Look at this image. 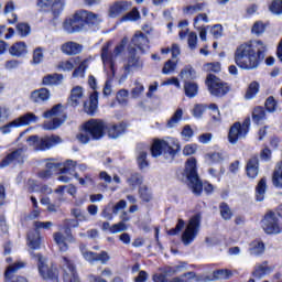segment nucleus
<instances>
[{
    "label": "nucleus",
    "mask_w": 282,
    "mask_h": 282,
    "mask_svg": "<svg viewBox=\"0 0 282 282\" xmlns=\"http://www.w3.org/2000/svg\"><path fill=\"white\" fill-rule=\"evenodd\" d=\"M265 44L254 40L240 44L235 52V63L240 69H257L263 61Z\"/></svg>",
    "instance_id": "f257e3e1"
},
{
    "label": "nucleus",
    "mask_w": 282,
    "mask_h": 282,
    "mask_svg": "<svg viewBox=\"0 0 282 282\" xmlns=\"http://www.w3.org/2000/svg\"><path fill=\"white\" fill-rule=\"evenodd\" d=\"M202 228V217L199 215L193 216L187 224L184 219L180 218L175 228H172L167 231V235L175 237V235H181V241L185 246H191L197 239L199 230Z\"/></svg>",
    "instance_id": "f03ea898"
},
{
    "label": "nucleus",
    "mask_w": 282,
    "mask_h": 282,
    "mask_svg": "<svg viewBox=\"0 0 282 282\" xmlns=\"http://www.w3.org/2000/svg\"><path fill=\"white\" fill-rule=\"evenodd\" d=\"M180 142L175 138H166L163 140H154L150 151L152 158H160L162 155L170 162L174 160L175 155L180 153Z\"/></svg>",
    "instance_id": "7ed1b4c3"
},
{
    "label": "nucleus",
    "mask_w": 282,
    "mask_h": 282,
    "mask_svg": "<svg viewBox=\"0 0 282 282\" xmlns=\"http://www.w3.org/2000/svg\"><path fill=\"white\" fill-rule=\"evenodd\" d=\"M129 43V39L123 37L121 40V43L115 47L113 53H111V46L113 43L107 42L101 47V61L104 63L105 67H108L109 69H113V65H116V58L124 52V46Z\"/></svg>",
    "instance_id": "20e7f679"
},
{
    "label": "nucleus",
    "mask_w": 282,
    "mask_h": 282,
    "mask_svg": "<svg viewBox=\"0 0 282 282\" xmlns=\"http://www.w3.org/2000/svg\"><path fill=\"white\" fill-rule=\"evenodd\" d=\"M185 175L188 180V186L194 195H202V191H204V184L199 180V175H197V160L194 158L186 161Z\"/></svg>",
    "instance_id": "39448f33"
},
{
    "label": "nucleus",
    "mask_w": 282,
    "mask_h": 282,
    "mask_svg": "<svg viewBox=\"0 0 282 282\" xmlns=\"http://www.w3.org/2000/svg\"><path fill=\"white\" fill-rule=\"evenodd\" d=\"M89 11H77L72 18L65 20L63 26L65 32L74 34V32H85L87 30V19Z\"/></svg>",
    "instance_id": "423d86ee"
},
{
    "label": "nucleus",
    "mask_w": 282,
    "mask_h": 282,
    "mask_svg": "<svg viewBox=\"0 0 282 282\" xmlns=\"http://www.w3.org/2000/svg\"><path fill=\"white\" fill-rule=\"evenodd\" d=\"M250 133V117H247L243 122L236 121L229 129L228 140L230 144H237L239 140H246Z\"/></svg>",
    "instance_id": "0eeeda50"
},
{
    "label": "nucleus",
    "mask_w": 282,
    "mask_h": 282,
    "mask_svg": "<svg viewBox=\"0 0 282 282\" xmlns=\"http://www.w3.org/2000/svg\"><path fill=\"white\" fill-rule=\"evenodd\" d=\"M44 118H52V121L45 122L43 129L45 131H54V129H58L67 120V115L65 113V108L53 107L51 110L44 112Z\"/></svg>",
    "instance_id": "6e6552de"
},
{
    "label": "nucleus",
    "mask_w": 282,
    "mask_h": 282,
    "mask_svg": "<svg viewBox=\"0 0 282 282\" xmlns=\"http://www.w3.org/2000/svg\"><path fill=\"white\" fill-rule=\"evenodd\" d=\"M30 147H33L35 151H47V149H52V147H56V144H61L63 139L58 135L44 137L40 139L37 135H31L28 139Z\"/></svg>",
    "instance_id": "1a4fd4ad"
},
{
    "label": "nucleus",
    "mask_w": 282,
    "mask_h": 282,
    "mask_svg": "<svg viewBox=\"0 0 282 282\" xmlns=\"http://www.w3.org/2000/svg\"><path fill=\"white\" fill-rule=\"evenodd\" d=\"M232 270L229 269H218L213 272V276L208 275H197L195 272H187L183 276H188L189 279H195L196 282H208V281H228L234 276Z\"/></svg>",
    "instance_id": "9d476101"
},
{
    "label": "nucleus",
    "mask_w": 282,
    "mask_h": 282,
    "mask_svg": "<svg viewBox=\"0 0 282 282\" xmlns=\"http://www.w3.org/2000/svg\"><path fill=\"white\" fill-rule=\"evenodd\" d=\"M52 226H54V223L52 221H35L34 223V230H31L28 234V246L29 248H31L32 250H39V248H41V234L39 232V230L43 229V230H50V228H52Z\"/></svg>",
    "instance_id": "9b49d317"
},
{
    "label": "nucleus",
    "mask_w": 282,
    "mask_h": 282,
    "mask_svg": "<svg viewBox=\"0 0 282 282\" xmlns=\"http://www.w3.org/2000/svg\"><path fill=\"white\" fill-rule=\"evenodd\" d=\"M206 85L212 96H217L218 98L226 96L230 91V86L213 74L207 76Z\"/></svg>",
    "instance_id": "f8f14e48"
},
{
    "label": "nucleus",
    "mask_w": 282,
    "mask_h": 282,
    "mask_svg": "<svg viewBox=\"0 0 282 282\" xmlns=\"http://www.w3.org/2000/svg\"><path fill=\"white\" fill-rule=\"evenodd\" d=\"M262 230L267 235H280L282 232L281 220H279V215L274 212H269L264 215L262 219Z\"/></svg>",
    "instance_id": "ddd939ff"
},
{
    "label": "nucleus",
    "mask_w": 282,
    "mask_h": 282,
    "mask_svg": "<svg viewBox=\"0 0 282 282\" xmlns=\"http://www.w3.org/2000/svg\"><path fill=\"white\" fill-rule=\"evenodd\" d=\"M53 239L58 247L59 252H67L69 250V243H76V238L72 235V229L66 227L63 231H56L53 234Z\"/></svg>",
    "instance_id": "4468645a"
},
{
    "label": "nucleus",
    "mask_w": 282,
    "mask_h": 282,
    "mask_svg": "<svg viewBox=\"0 0 282 282\" xmlns=\"http://www.w3.org/2000/svg\"><path fill=\"white\" fill-rule=\"evenodd\" d=\"M86 133H88L91 140H100L105 138V129L107 124L100 119H93L84 124Z\"/></svg>",
    "instance_id": "2eb2a0df"
},
{
    "label": "nucleus",
    "mask_w": 282,
    "mask_h": 282,
    "mask_svg": "<svg viewBox=\"0 0 282 282\" xmlns=\"http://www.w3.org/2000/svg\"><path fill=\"white\" fill-rule=\"evenodd\" d=\"M33 259L37 260V268L42 279H54L56 276V271L47 264V259H45L41 253H31Z\"/></svg>",
    "instance_id": "dca6fc26"
},
{
    "label": "nucleus",
    "mask_w": 282,
    "mask_h": 282,
    "mask_svg": "<svg viewBox=\"0 0 282 282\" xmlns=\"http://www.w3.org/2000/svg\"><path fill=\"white\" fill-rule=\"evenodd\" d=\"M36 120H39V118L34 113L28 112L24 116L13 120L9 124L0 128V131L4 134L10 133L11 127H26L28 124H32V122H36Z\"/></svg>",
    "instance_id": "f3484780"
},
{
    "label": "nucleus",
    "mask_w": 282,
    "mask_h": 282,
    "mask_svg": "<svg viewBox=\"0 0 282 282\" xmlns=\"http://www.w3.org/2000/svg\"><path fill=\"white\" fill-rule=\"evenodd\" d=\"M128 52L130 54L127 64L123 66L124 78L131 74L133 70L142 69L144 67V63L140 57L135 56V48L129 47Z\"/></svg>",
    "instance_id": "a211bd4d"
},
{
    "label": "nucleus",
    "mask_w": 282,
    "mask_h": 282,
    "mask_svg": "<svg viewBox=\"0 0 282 282\" xmlns=\"http://www.w3.org/2000/svg\"><path fill=\"white\" fill-rule=\"evenodd\" d=\"M69 107H87V101H85V89L83 86H74L70 89V95L67 100Z\"/></svg>",
    "instance_id": "6ab92c4d"
},
{
    "label": "nucleus",
    "mask_w": 282,
    "mask_h": 282,
    "mask_svg": "<svg viewBox=\"0 0 282 282\" xmlns=\"http://www.w3.org/2000/svg\"><path fill=\"white\" fill-rule=\"evenodd\" d=\"M62 269L64 270V282H80L76 273V267L67 257H63L61 261Z\"/></svg>",
    "instance_id": "aec40b11"
},
{
    "label": "nucleus",
    "mask_w": 282,
    "mask_h": 282,
    "mask_svg": "<svg viewBox=\"0 0 282 282\" xmlns=\"http://www.w3.org/2000/svg\"><path fill=\"white\" fill-rule=\"evenodd\" d=\"M24 265H25V262H23V261H18V262L9 265L4 273L6 282H29L25 279V276H22V275L12 276V274H14V272H17L18 270H21V268H23Z\"/></svg>",
    "instance_id": "412c9836"
},
{
    "label": "nucleus",
    "mask_w": 282,
    "mask_h": 282,
    "mask_svg": "<svg viewBox=\"0 0 282 282\" xmlns=\"http://www.w3.org/2000/svg\"><path fill=\"white\" fill-rule=\"evenodd\" d=\"M149 37L142 31H137L131 40V44L142 53L149 50Z\"/></svg>",
    "instance_id": "4be33fe9"
},
{
    "label": "nucleus",
    "mask_w": 282,
    "mask_h": 282,
    "mask_svg": "<svg viewBox=\"0 0 282 282\" xmlns=\"http://www.w3.org/2000/svg\"><path fill=\"white\" fill-rule=\"evenodd\" d=\"M25 153V149L20 148L11 153H9L3 160H2V166H9V164H21L23 163V158Z\"/></svg>",
    "instance_id": "5701e85b"
},
{
    "label": "nucleus",
    "mask_w": 282,
    "mask_h": 282,
    "mask_svg": "<svg viewBox=\"0 0 282 282\" xmlns=\"http://www.w3.org/2000/svg\"><path fill=\"white\" fill-rule=\"evenodd\" d=\"M246 174L250 180L259 177V156H251L246 164Z\"/></svg>",
    "instance_id": "b1692460"
},
{
    "label": "nucleus",
    "mask_w": 282,
    "mask_h": 282,
    "mask_svg": "<svg viewBox=\"0 0 282 282\" xmlns=\"http://www.w3.org/2000/svg\"><path fill=\"white\" fill-rule=\"evenodd\" d=\"M51 96L52 94L50 93V89L40 88L31 93V100L37 105H43V102H47V100H50Z\"/></svg>",
    "instance_id": "393cba45"
},
{
    "label": "nucleus",
    "mask_w": 282,
    "mask_h": 282,
    "mask_svg": "<svg viewBox=\"0 0 282 282\" xmlns=\"http://www.w3.org/2000/svg\"><path fill=\"white\" fill-rule=\"evenodd\" d=\"M61 52L66 54V56H76L83 52V45L76 42H65L61 46Z\"/></svg>",
    "instance_id": "a878e982"
},
{
    "label": "nucleus",
    "mask_w": 282,
    "mask_h": 282,
    "mask_svg": "<svg viewBox=\"0 0 282 282\" xmlns=\"http://www.w3.org/2000/svg\"><path fill=\"white\" fill-rule=\"evenodd\" d=\"M149 150H150L149 145H144V144H139L137 148V162L141 170L147 169V166H149V161L147 160Z\"/></svg>",
    "instance_id": "bb28decb"
},
{
    "label": "nucleus",
    "mask_w": 282,
    "mask_h": 282,
    "mask_svg": "<svg viewBox=\"0 0 282 282\" xmlns=\"http://www.w3.org/2000/svg\"><path fill=\"white\" fill-rule=\"evenodd\" d=\"M131 4L127 1H118L110 6L109 9V17L112 19H116V17H120V14H123V12H127L129 10Z\"/></svg>",
    "instance_id": "cd10ccee"
},
{
    "label": "nucleus",
    "mask_w": 282,
    "mask_h": 282,
    "mask_svg": "<svg viewBox=\"0 0 282 282\" xmlns=\"http://www.w3.org/2000/svg\"><path fill=\"white\" fill-rule=\"evenodd\" d=\"M106 129L108 131V137H110L112 140H116L120 138L127 131V123L121 122L119 124H109L106 126Z\"/></svg>",
    "instance_id": "c85d7f7f"
},
{
    "label": "nucleus",
    "mask_w": 282,
    "mask_h": 282,
    "mask_svg": "<svg viewBox=\"0 0 282 282\" xmlns=\"http://www.w3.org/2000/svg\"><path fill=\"white\" fill-rule=\"evenodd\" d=\"M9 54L17 58L25 56V54H28V45L25 42H17L9 48Z\"/></svg>",
    "instance_id": "c756f323"
},
{
    "label": "nucleus",
    "mask_w": 282,
    "mask_h": 282,
    "mask_svg": "<svg viewBox=\"0 0 282 282\" xmlns=\"http://www.w3.org/2000/svg\"><path fill=\"white\" fill-rule=\"evenodd\" d=\"M61 166V163L48 161L46 163V170L39 173V177L41 180H50L52 177L53 171H58V167Z\"/></svg>",
    "instance_id": "7c9ffc66"
},
{
    "label": "nucleus",
    "mask_w": 282,
    "mask_h": 282,
    "mask_svg": "<svg viewBox=\"0 0 282 282\" xmlns=\"http://www.w3.org/2000/svg\"><path fill=\"white\" fill-rule=\"evenodd\" d=\"M206 8V3H196V4H188L183 8V14L186 17H193L198 12H202Z\"/></svg>",
    "instance_id": "2f4dec72"
},
{
    "label": "nucleus",
    "mask_w": 282,
    "mask_h": 282,
    "mask_svg": "<svg viewBox=\"0 0 282 282\" xmlns=\"http://www.w3.org/2000/svg\"><path fill=\"white\" fill-rule=\"evenodd\" d=\"M184 91L187 98H195L199 93V86L195 82H185Z\"/></svg>",
    "instance_id": "473e14b6"
},
{
    "label": "nucleus",
    "mask_w": 282,
    "mask_h": 282,
    "mask_svg": "<svg viewBox=\"0 0 282 282\" xmlns=\"http://www.w3.org/2000/svg\"><path fill=\"white\" fill-rule=\"evenodd\" d=\"M268 188V184L265 178H261L256 187V199L257 202H263L265 199V191Z\"/></svg>",
    "instance_id": "72a5a7b5"
},
{
    "label": "nucleus",
    "mask_w": 282,
    "mask_h": 282,
    "mask_svg": "<svg viewBox=\"0 0 282 282\" xmlns=\"http://www.w3.org/2000/svg\"><path fill=\"white\" fill-rule=\"evenodd\" d=\"M79 63H80V57H75L68 61L59 62L57 67L58 69H62V72H72V69H74V66L78 65Z\"/></svg>",
    "instance_id": "f704fd0d"
},
{
    "label": "nucleus",
    "mask_w": 282,
    "mask_h": 282,
    "mask_svg": "<svg viewBox=\"0 0 282 282\" xmlns=\"http://www.w3.org/2000/svg\"><path fill=\"white\" fill-rule=\"evenodd\" d=\"M249 252L250 254H254L256 257H258L259 254H263V252H265V245H263L262 241L254 240L250 243Z\"/></svg>",
    "instance_id": "c9c22d12"
},
{
    "label": "nucleus",
    "mask_w": 282,
    "mask_h": 282,
    "mask_svg": "<svg viewBox=\"0 0 282 282\" xmlns=\"http://www.w3.org/2000/svg\"><path fill=\"white\" fill-rule=\"evenodd\" d=\"M64 175H73L74 176V171H76V162L69 160L66 161L64 164L59 163V166L57 167Z\"/></svg>",
    "instance_id": "e433bc0d"
},
{
    "label": "nucleus",
    "mask_w": 282,
    "mask_h": 282,
    "mask_svg": "<svg viewBox=\"0 0 282 282\" xmlns=\"http://www.w3.org/2000/svg\"><path fill=\"white\" fill-rule=\"evenodd\" d=\"M61 80H63V75L52 74L44 76L42 79V84L46 86L59 85Z\"/></svg>",
    "instance_id": "4c0bfd02"
},
{
    "label": "nucleus",
    "mask_w": 282,
    "mask_h": 282,
    "mask_svg": "<svg viewBox=\"0 0 282 282\" xmlns=\"http://www.w3.org/2000/svg\"><path fill=\"white\" fill-rule=\"evenodd\" d=\"M268 272H270V267H268V262H263V263L257 264L254 267L252 274L257 279H261V278L265 276V274H268Z\"/></svg>",
    "instance_id": "58836bf2"
},
{
    "label": "nucleus",
    "mask_w": 282,
    "mask_h": 282,
    "mask_svg": "<svg viewBox=\"0 0 282 282\" xmlns=\"http://www.w3.org/2000/svg\"><path fill=\"white\" fill-rule=\"evenodd\" d=\"M260 85L258 82H252L247 88L245 98L246 100H252L257 94H259Z\"/></svg>",
    "instance_id": "ea45409f"
},
{
    "label": "nucleus",
    "mask_w": 282,
    "mask_h": 282,
    "mask_svg": "<svg viewBox=\"0 0 282 282\" xmlns=\"http://www.w3.org/2000/svg\"><path fill=\"white\" fill-rule=\"evenodd\" d=\"M79 250L85 259V261H88V263H96V252L87 250V246L80 245Z\"/></svg>",
    "instance_id": "a19ab883"
},
{
    "label": "nucleus",
    "mask_w": 282,
    "mask_h": 282,
    "mask_svg": "<svg viewBox=\"0 0 282 282\" xmlns=\"http://www.w3.org/2000/svg\"><path fill=\"white\" fill-rule=\"evenodd\" d=\"M265 119V108L263 107H256L252 112V120L257 124H259L262 120Z\"/></svg>",
    "instance_id": "79ce46f5"
},
{
    "label": "nucleus",
    "mask_w": 282,
    "mask_h": 282,
    "mask_svg": "<svg viewBox=\"0 0 282 282\" xmlns=\"http://www.w3.org/2000/svg\"><path fill=\"white\" fill-rule=\"evenodd\" d=\"M219 209L223 219H225L226 221L232 219V209H230V206H228V204L221 203Z\"/></svg>",
    "instance_id": "37998d69"
},
{
    "label": "nucleus",
    "mask_w": 282,
    "mask_h": 282,
    "mask_svg": "<svg viewBox=\"0 0 282 282\" xmlns=\"http://www.w3.org/2000/svg\"><path fill=\"white\" fill-rule=\"evenodd\" d=\"M183 113L184 112L182 111V109H177L175 111V113L173 115V117L169 120L167 127L170 129H173L174 127H177V124H180V121L182 120Z\"/></svg>",
    "instance_id": "c03bdc74"
},
{
    "label": "nucleus",
    "mask_w": 282,
    "mask_h": 282,
    "mask_svg": "<svg viewBox=\"0 0 282 282\" xmlns=\"http://www.w3.org/2000/svg\"><path fill=\"white\" fill-rule=\"evenodd\" d=\"M180 76L182 80H184L185 83H188V80L195 79V69L191 67H185L183 70H181Z\"/></svg>",
    "instance_id": "a18cd8bd"
},
{
    "label": "nucleus",
    "mask_w": 282,
    "mask_h": 282,
    "mask_svg": "<svg viewBox=\"0 0 282 282\" xmlns=\"http://www.w3.org/2000/svg\"><path fill=\"white\" fill-rule=\"evenodd\" d=\"M204 23H210L208 14L199 13L197 17L194 18V28H204Z\"/></svg>",
    "instance_id": "49530a36"
},
{
    "label": "nucleus",
    "mask_w": 282,
    "mask_h": 282,
    "mask_svg": "<svg viewBox=\"0 0 282 282\" xmlns=\"http://www.w3.org/2000/svg\"><path fill=\"white\" fill-rule=\"evenodd\" d=\"M100 23H102V18H100V14H96L94 12L88 11L87 26L100 25Z\"/></svg>",
    "instance_id": "de8ad7c7"
},
{
    "label": "nucleus",
    "mask_w": 282,
    "mask_h": 282,
    "mask_svg": "<svg viewBox=\"0 0 282 282\" xmlns=\"http://www.w3.org/2000/svg\"><path fill=\"white\" fill-rule=\"evenodd\" d=\"M139 195L142 202H151L153 199V195L151 194V191L147 186H141L139 188Z\"/></svg>",
    "instance_id": "09e8293b"
},
{
    "label": "nucleus",
    "mask_w": 282,
    "mask_h": 282,
    "mask_svg": "<svg viewBox=\"0 0 282 282\" xmlns=\"http://www.w3.org/2000/svg\"><path fill=\"white\" fill-rule=\"evenodd\" d=\"M128 228L129 227L127 226V224H124L123 221H119L111 226L110 234L118 235V232H124L126 230H128Z\"/></svg>",
    "instance_id": "8fccbe9b"
},
{
    "label": "nucleus",
    "mask_w": 282,
    "mask_h": 282,
    "mask_svg": "<svg viewBox=\"0 0 282 282\" xmlns=\"http://www.w3.org/2000/svg\"><path fill=\"white\" fill-rule=\"evenodd\" d=\"M144 94V86L140 82H134V87L131 90L132 98H140Z\"/></svg>",
    "instance_id": "3c124183"
},
{
    "label": "nucleus",
    "mask_w": 282,
    "mask_h": 282,
    "mask_svg": "<svg viewBox=\"0 0 282 282\" xmlns=\"http://www.w3.org/2000/svg\"><path fill=\"white\" fill-rule=\"evenodd\" d=\"M74 177L79 182L80 186H94V178L89 175H86L85 178H83L78 173H74Z\"/></svg>",
    "instance_id": "603ef678"
},
{
    "label": "nucleus",
    "mask_w": 282,
    "mask_h": 282,
    "mask_svg": "<svg viewBox=\"0 0 282 282\" xmlns=\"http://www.w3.org/2000/svg\"><path fill=\"white\" fill-rule=\"evenodd\" d=\"M117 101L119 102V105H127V102L129 101V90L120 89L117 93Z\"/></svg>",
    "instance_id": "864d4df0"
},
{
    "label": "nucleus",
    "mask_w": 282,
    "mask_h": 282,
    "mask_svg": "<svg viewBox=\"0 0 282 282\" xmlns=\"http://www.w3.org/2000/svg\"><path fill=\"white\" fill-rule=\"evenodd\" d=\"M138 19H140V11L134 8L128 14L123 15L121 21H138Z\"/></svg>",
    "instance_id": "5fc2aeb1"
},
{
    "label": "nucleus",
    "mask_w": 282,
    "mask_h": 282,
    "mask_svg": "<svg viewBox=\"0 0 282 282\" xmlns=\"http://www.w3.org/2000/svg\"><path fill=\"white\" fill-rule=\"evenodd\" d=\"M181 135L183 138V140H185V142L191 141V138H193V135H195V132L193 131V128H191V126H185L181 132Z\"/></svg>",
    "instance_id": "6e6d98bb"
},
{
    "label": "nucleus",
    "mask_w": 282,
    "mask_h": 282,
    "mask_svg": "<svg viewBox=\"0 0 282 282\" xmlns=\"http://www.w3.org/2000/svg\"><path fill=\"white\" fill-rule=\"evenodd\" d=\"M54 14H61L63 9L65 8V2L63 0H53V4L51 6Z\"/></svg>",
    "instance_id": "4d7b16f0"
},
{
    "label": "nucleus",
    "mask_w": 282,
    "mask_h": 282,
    "mask_svg": "<svg viewBox=\"0 0 282 282\" xmlns=\"http://www.w3.org/2000/svg\"><path fill=\"white\" fill-rule=\"evenodd\" d=\"M43 58H44L43 47L35 48L33 52V63L35 65H39V64L43 63Z\"/></svg>",
    "instance_id": "13d9d810"
},
{
    "label": "nucleus",
    "mask_w": 282,
    "mask_h": 282,
    "mask_svg": "<svg viewBox=\"0 0 282 282\" xmlns=\"http://www.w3.org/2000/svg\"><path fill=\"white\" fill-rule=\"evenodd\" d=\"M129 186H140L142 184V176L140 174H132L128 180H127Z\"/></svg>",
    "instance_id": "bf43d9fd"
},
{
    "label": "nucleus",
    "mask_w": 282,
    "mask_h": 282,
    "mask_svg": "<svg viewBox=\"0 0 282 282\" xmlns=\"http://www.w3.org/2000/svg\"><path fill=\"white\" fill-rule=\"evenodd\" d=\"M77 140L82 144H89V141L91 140V135H89V132H87V130H85L84 128V131L77 134Z\"/></svg>",
    "instance_id": "052dcab7"
},
{
    "label": "nucleus",
    "mask_w": 282,
    "mask_h": 282,
    "mask_svg": "<svg viewBox=\"0 0 282 282\" xmlns=\"http://www.w3.org/2000/svg\"><path fill=\"white\" fill-rule=\"evenodd\" d=\"M270 11L273 14H282V0H275L270 6Z\"/></svg>",
    "instance_id": "680f3d73"
},
{
    "label": "nucleus",
    "mask_w": 282,
    "mask_h": 282,
    "mask_svg": "<svg viewBox=\"0 0 282 282\" xmlns=\"http://www.w3.org/2000/svg\"><path fill=\"white\" fill-rule=\"evenodd\" d=\"M187 43H188L189 50H195L197 47V33L191 32L187 35Z\"/></svg>",
    "instance_id": "e2e57ef3"
},
{
    "label": "nucleus",
    "mask_w": 282,
    "mask_h": 282,
    "mask_svg": "<svg viewBox=\"0 0 282 282\" xmlns=\"http://www.w3.org/2000/svg\"><path fill=\"white\" fill-rule=\"evenodd\" d=\"M70 215L75 217L78 221H87V216L83 214V212L78 208H74L70 210Z\"/></svg>",
    "instance_id": "0e129e2a"
},
{
    "label": "nucleus",
    "mask_w": 282,
    "mask_h": 282,
    "mask_svg": "<svg viewBox=\"0 0 282 282\" xmlns=\"http://www.w3.org/2000/svg\"><path fill=\"white\" fill-rule=\"evenodd\" d=\"M17 30L20 36H28L30 34V25H28L26 23L18 24Z\"/></svg>",
    "instance_id": "69168bd1"
},
{
    "label": "nucleus",
    "mask_w": 282,
    "mask_h": 282,
    "mask_svg": "<svg viewBox=\"0 0 282 282\" xmlns=\"http://www.w3.org/2000/svg\"><path fill=\"white\" fill-rule=\"evenodd\" d=\"M252 33L257 34L259 36V34H263V32H265V24H263V22H256L252 26Z\"/></svg>",
    "instance_id": "338daca9"
},
{
    "label": "nucleus",
    "mask_w": 282,
    "mask_h": 282,
    "mask_svg": "<svg viewBox=\"0 0 282 282\" xmlns=\"http://www.w3.org/2000/svg\"><path fill=\"white\" fill-rule=\"evenodd\" d=\"M176 65H177L176 63L169 59L162 69V74H172V72H175Z\"/></svg>",
    "instance_id": "774afa93"
}]
</instances>
